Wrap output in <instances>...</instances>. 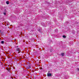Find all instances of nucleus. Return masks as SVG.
Returning <instances> with one entry per match:
<instances>
[{"mask_svg": "<svg viewBox=\"0 0 79 79\" xmlns=\"http://www.w3.org/2000/svg\"><path fill=\"white\" fill-rule=\"evenodd\" d=\"M26 69H31V66H29L27 67L26 68Z\"/></svg>", "mask_w": 79, "mask_h": 79, "instance_id": "nucleus-1", "label": "nucleus"}, {"mask_svg": "<svg viewBox=\"0 0 79 79\" xmlns=\"http://www.w3.org/2000/svg\"><path fill=\"white\" fill-rule=\"evenodd\" d=\"M52 76V74L51 73H48V76Z\"/></svg>", "mask_w": 79, "mask_h": 79, "instance_id": "nucleus-2", "label": "nucleus"}, {"mask_svg": "<svg viewBox=\"0 0 79 79\" xmlns=\"http://www.w3.org/2000/svg\"><path fill=\"white\" fill-rule=\"evenodd\" d=\"M61 56H64V53H61Z\"/></svg>", "mask_w": 79, "mask_h": 79, "instance_id": "nucleus-3", "label": "nucleus"}, {"mask_svg": "<svg viewBox=\"0 0 79 79\" xmlns=\"http://www.w3.org/2000/svg\"><path fill=\"white\" fill-rule=\"evenodd\" d=\"M6 3L7 4V5H8V4H9V2L8 1H6Z\"/></svg>", "mask_w": 79, "mask_h": 79, "instance_id": "nucleus-4", "label": "nucleus"}, {"mask_svg": "<svg viewBox=\"0 0 79 79\" xmlns=\"http://www.w3.org/2000/svg\"><path fill=\"white\" fill-rule=\"evenodd\" d=\"M63 38H66V36L65 35H63Z\"/></svg>", "mask_w": 79, "mask_h": 79, "instance_id": "nucleus-5", "label": "nucleus"}, {"mask_svg": "<svg viewBox=\"0 0 79 79\" xmlns=\"http://www.w3.org/2000/svg\"><path fill=\"white\" fill-rule=\"evenodd\" d=\"M1 43L2 44H4V41H1Z\"/></svg>", "mask_w": 79, "mask_h": 79, "instance_id": "nucleus-6", "label": "nucleus"}, {"mask_svg": "<svg viewBox=\"0 0 79 79\" xmlns=\"http://www.w3.org/2000/svg\"><path fill=\"white\" fill-rule=\"evenodd\" d=\"M4 15H6V13H4Z\"/></svg>", "mask_w": 79, "mask_h": 79, "instance_id": "nucleus-7", "label": "nucleus"}, {"mask_svg": "<svg viewBox=\"0 0 79 79\" xmlns=\"http://www.w3.org/2000/svg\"><path fill=\"white\" fill-rule=\"evenodd\" d=\"M77 69V70H78V71H79V69Z\"/></svg>", "mask_w": 79, "mask_h": 79, "instance_id": "nucleus-8", "label": "nucleus"}, {"mask_svg": "<svg viewBox=\"0 0 79 79\" xmlns=\"http://www.w3.org/2000/svg\"><path fill=\"white\" fill-rule=\"evenodd\" d=\"M18 52H19V50H18Z\"/></svg>", "mask_w": 79, "mask_h": 79, "instance_id": "nucleus-9", "label": "nucleus"}, {"mask_svg": "<svg viewBox=\"0 0 79 79\" xmlns=\"http://www.w3.org/2000/svg\"><path fill=\"white\" fill-rule=\"evenodd\" d=\"M40 32V31H39Z\"/></svg>", "mask_w": 79, "mask_h": 79, "instance_id": "nucleus-10", "label": "nucleus"}]
</instances>
